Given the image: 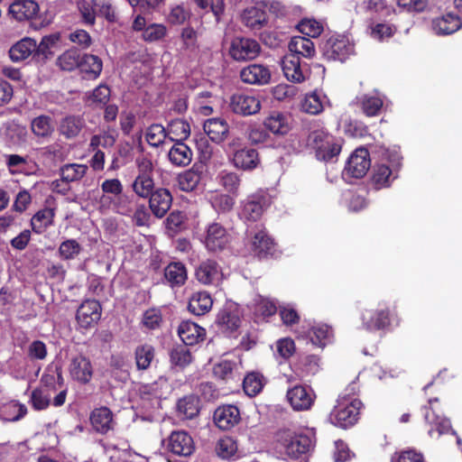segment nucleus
Returning <instances> with one entry per match:
<instances>
[{
    "instance_id": "obj_25",
    "label": "nucleus",
    "mask_w": 462,
    "mask_h": 462,
    "mask_svg": "<svg viewBox=\"0 0 462 462\" xmlns=\"http://www.w3.org/2000/svg\"><path fill=\"white\" fill-rule=\"evenodd\" d=\"M394 314L390 309L366 310L363 314V323L368 329H384L392 324Z\"/></svg>"
},
{
    "instance_id": "obj_43",
    "label": "nucleus",
    "mask_w": 462,
    "mask_h": 462,
    "mask_svg": "<svg viewBox=\"0 0 462 462\" xmlns=\"http://www.w3.org/2000/svg\"><path fill=\"white\" fill-rule=\"evenodd\" d=\"M357 105L365 116L374 117L380 115L383 100L379 96L365 94L357 97Z\"/></svg>"
},
{
    "instance_id": "obj_28",
    "label": "nucleus",
    "mask_w": 462,
    "mask_h": 462,
    "mask_svg": "<svg viewBox=\"0 0 462 462\" xmlns=\"http://www.w3.org/2000/svg\"><path fill=\"white\" fill-rule=\"evenodd\" d=\"M78 69L84 79H97L103 69L102 60L93 54L84 53L81 55Z\"/></svg>"
},
{
    "instance_id": "obj_31",
    "label": "nucleus",
    "mask_w": 462,
    "mask_h": 462,
    "mask_svg": "<svg viewBox=\"0 0 462 462\" xmlns=\"http://www.w3.org/2000/svg\"><path fill=\"white\" fill-rule=\"evenodd\" d=\"M203 129L208 138L216 143L224 142L229 133L227 122L219 117L207 119L203 125Z\"/></svg>"
},
{
    "instance_id": "obj_51",
    "label": "nucleus",
    "mask_w": 462,
    "mask_h": 462,
    "mask_svg": "<svg viewBox=\"0 0 462 462\" xmlns=\"http://www.w3.org/2000/svg\"><path fill=\"white\" fill-rule=\"evenodd\" d=\"M243 388L245 393L250 396L254 397L263 388V376L260 373H249L243 381Z\"/></svg>"
},
{
    "instance_id": "obj_39",
    "label": "nucleus",
    "mask_w": 462,
    "mask_h": 462,
    "mask_svg": "<svg viewBox=\"0 0 462 462\" xmlns=\"http://www.w3.org/2000/svg\"><path fill=\"white\" fill-rule=\"evenodd\" d=\"M55 209L44 208L38 210L31 219V226L33 233L43 234L54 223Z\"/></svg>"
},
{
    "instance_id": "obj_4",
    "label": "nucleus",
    "mask_w": 462,
    "mask_h": 462,
    "mask_svg": "<svg viewBox=\"0 0 462 462\" xmlns=\"http://www.w3.org/2000/svg\"><path fill=\"white\" fill-rule=\"evenodd\" d=\"M272 197L266 190H257L242 202L241 217L247 221H257L271 206Z\"/></svg>"
},
{
    "instance_id": "obj_9",
    "label": "nucleus",
    "mask_w": 462,
    "mask_h": 462,
    "mask_svg": "<svg viewBox=\"0 0 462 462\" xmlns=\"http://www.w3.org/2000/svg\"><path fill=\"white\" fill-rule=\"evenodd\" d=\"M231 236L226 228L217 222L210 223L206 229L204 245L209 252H221L226 248Z\"/></svg>"
},
{
    "instance_id": "obj_35",
    "label": "nucleus",
    "mask_w": 462,
    "mask_h": 462,
    "mask_svg": "<svg viewBox=\"0 0 462 462\" xmlns=\"http://www.w3.org/2000/svg\"><path fill=\"white\" fill-rule=\"evenodd\" d=\"M85 125L83 118L79 116L69 115L61 118L58 126L60 135L66 140L77 138Z\"/></svg>"
},
{
    "instance_id": "obj_59",
    "label": "nucleus",
    "mask_w": 462,
    "mask_h": 462,
    "mask_svg": "<svg viewBox=\"0 0 462 462\" xmlns=\"http://www.w3.org/2000/svg\"><path fill=\"white\" fill-rule=\"evenodd\" d=\"M196 5L201 10L210 9L215 16L216 22L219 23L225 13L226 5L224 0H193Z\"/></svg>"
},
{
    "instance_id": "obj_57",
    "label": "nucleus",
    "mask_w": 462,
    "mask_h": 462,
    "mask_svg": "<svg viewBox=\"0 0 462 462\" xmlns=\"http://www.w3.org/2000/svg\"><path fill=\"white\" fill-rule=\"evenodd\" d=\"M168 137L166 128L160 124L151 125L146 131V141L153 147H159Z\"/></svg>"
},
{
    "instance_id": "obj_44",
    "label": "nucleus",
    "mask_w": 462,
    "mask_h": 462,
    "mask_svg": "<svg viewBox=\"0 0 462 462\" xmlns=\"http://www.w3.org/2000/svg\"><path fill=\"white\" fill-rule=\"evenodd\" d=\"M168 138L171 141L183 142L190 134V126L183 119L171 120L166 127Z\"/></svg>"
},
{
    "instance_id": "obj_30",
    "label": "nucleus",
    "mask_w": 462,
    "mask_h": 462,
    "mask_svg": "<svg viewBox=\"0 0 462 462\" xmlns=\"http://www.w3.org/2000/svg\"><path fill=\"white\" fill-rule=\"evenodd\" d=\"M8 12L19 22L27 21L37 15L39 5L33 0H14L10 5Z\"/></svg>"
},
{
    "instance_id": "obj_32",
    "label": "nucleus",
    "mask_w": 462,
    "mask_h": 462,
    "mask_svg": "<svg viewBox=\"0 0 462 462\" xmlns=\"http://www.w3.org/2000/svg\"><path fill=\"white\" fill-rule=\"evenodd\" d=\"M462 25L457 14L448 13L432 20V30L438 35H448L456 32Z\"/></svg>"
},
{
    "instance_id": "obj_11",
    "label": "nucleus",
    "mask_w": 462,
    "mask_h": 462,
    "mask_svg": "<svg viewBox=\"0 0 462 462\" xmlns=\"http://www.w3.org/2000/svg\"><path fill=\"white\" fill-rule=\"evenodd\" d=\"M281 66L284 77L291 82L301 83L306 79L309 72V66L301 62L300 56L296 54H286L281 60Z\"/></svg>"
},
{
    "instance_id": "obj_12",
    "label": "nucleus",
    "mask_w": 462,
    "mask_h": 462,
    "mask_svg": "<svg viewBox=\"0 0 462 462\" xmlns=\"http://www.w3.org/2000/svg\"><path fill=\"white\" fill-rule=\"evenodd\" d=\"M239 77L245 84L264 86L271 82L272 72L268 66L253 63L243 68Z\"/></svg>"
},
{
    "instance_id": "obj_55",
    "label": "nucleus",
    "mask_w": 462,
    "mask_h": 462,
    "mask_svg": "<svg viewBox=\"0 0 462 462\" xmlns=\"http://www.w3.org/2000/svg\"><path fill=\"white\" fill-rule=\"evenodd\" d=\"M237 443L231 437H224L220 439L216 446L217 456L223 459H229L237 452Z\"/></svg>"
},
{
    "instance_id": "obj_58",
    "label": "nucleus",
    "mask_w": 462,
    "mask_h": 462,
    "mask_svg": "<svg viewBox=\"0 0 462 462\" xmlns=\"http://www.w3.org/2000/svg\"><path fill=\"white\" fill-rule=\"evenodd\" d=\"M29 403L35 411L46 410L51 404V395L42 388H35L31 393Z\"/></svg>"
},
{
    "instance_id": "obj_22",
    "label": "nucleus",
    "mask_w": 462,
    "mask_h": 462,
    "mask_svg": "<svg viewBox=\"0 0 462 462\" xmlns=\"http://www.w3.org/2000/svg\"><path fill=\"white\" fill-rule=\"evenodd\" d=\"M321 357L318 355L300 356L295 363V373L301 379L310 381V378L315 376L321 370Z\"/></svg>"
},
{
    "instance_id": "obj_52",
    "label": "nucleus",
    "mask_w": 462,
    "mask_h": 462,
    "mask_svg": "<svg viewBox=\"0 0 462 462\" xmlns=\"http://www.w3.org/2000/svg\"><path fill=\"white\" fill-rule=\"evenodd\" d=\"M220 185L231 195L236 196L241 185L240 176L232 171H222L219 175Z\"/></svg>"
},
{
    "instance_id": "obj_27",
    "label": "nucleus",
    "mask_w": 462,
    "mask_h": 462,
    "mask_svg": "<svg viewBox=\"0 0 462 462\" xmlns=\"http://www.w3.org/2000/svg\"><path fill=\"white\" fill-rule=\"evenodd\" d=\"M89 420L93 429L100 434L105 435L114 430L113 412L107 407L102 406L94 409L90 413Z\"/></svg>"
},
{
    "instance_id": "obj_61",
    "label": "nucleus",
    "mask_w": 462,
    "mask_h": 462,
    "mask_svg": "<svg viewBox=\"0 0 462 462\" xmlns=\"http://www.w3.org/2000/svg\"><path fill=\"white\" fill-rule=\"evenodd\" d=\"M78 7L81 14L83 23L87 25H94L96 23L97 11L94 5V0L88 2L80 0L78 2Z\"/></svg>"
},
{
    "instance_id": "obj_60",
    "label": "nucleus",
    "mask_w": 462,
    "mask_h": 462,
    "mask_svg": "<svg viewBox=\"0 0 462 462\" xmlns=\"http://www.w3.org/2000/svg\"><path fill=\"white\" fill-rule=\"evenodd\" d=\"M97 16L104 17L108 23H116L117 21L115 7L111 0H94Z\"/></svg>"
},
{
    "instance_id": "obj_8",
    "label": "nucleus",
    "mask_w": 462,
    "mask_h": 462,
    "mask_svg": "<svg viewBox=\"0 0 462 462\" xmlns=\"http://www.w3.org/2000/svg\"><path fill=\"white\" fill-rule=\"evenodd\" d=\"M371 166L369 151L365 147L356 148L348 158L344 174L352 178H363Z\"/></svg>"
},
{
    "instance_id": "obj_29",
    "label": "nucleus",
    "mask_w": 462,
    "mask_h": 462,
    "mask_svg": "<svg viewBox=\"0 0 462 462\" xmlns=\"http://www.w3.org/2000/svg\"><path fill=\"white\" fill-rule=\"evenodd\" d=\"M69 373L74 380L81 384H87L92 379L93 367L89 359L83 356H79L72 358Z\"/></svg>"
},
{
    "instance_id": "obj_13",
    "label": "nucleus",
    "mask_w": 462,
    "mask_h": 462,
    "mask_svg": "<svg viewBox=\"0 0 462 462\" xmlns=\"http://www.w3.org/2000/svg\"><path fill=\"white\" fill-rule=\"evenodd\" d=\"M267 5L258 3L245 8L241 14V23L251 31H259L268 23Z\"/></svg>"
},
{
    "instance_id": "obj_56",
    "label": "nucleus",
    "mask_w": 462,
    "mask_h": 462,
    "mask_svg": "<svg viewBox=\"0 0 462 462\" xmlns=\"http://www.w3.org/2000/svg\"><path fill=\"white\" fill-rule=\"evenodd\" d=\"M82 247L75 239H67L59 246V255L64 261L75 259L81 252Z\"/></svg>"
},
{
    "instance_id": "obj_15",
    "label": "nucleus",
    "mask_w": 462,
    "mask_h": 462,
    "mask_svg": "<svg viewBox=\"0 0 462 462\" xmlns=\"http://www.w3.org/2000/svg\"><path fill=\"white\" fill-rule=\"evenodd\" d=\"M231 162L238 170L252 171L259 166L261 159L256 149L245 146L233 152Z\"/></svg>"
},
{
    "instance_id": "obj_2",
    "label": "nucleus",
    "mask_w": 462,
    "mask_h": 462,
    "mask_svg": "<svg viewBox=\"0 0 462 462\" xmlns=\"http://www.w3.org/2000/svg\"><path fill=\"white\" fill-rule=\"evenodd\" d=\"M363 407V402L357 397L339 396L330 411L329 421L336 427L349 429L359 420Z\"/></svg>"
},
{
    "instance_id": "obj_20",
    "label": "nucleus",
    "mask_w": 462,
    "mask_h": 462,
    "mask_svg": "<svg viewBox=\"0 0 462 462\" xmlns=\"http://www.w3.org/2000/svg\"><path fill=\"white\" fill-rule=\"evenodd\" d=\"M221 268L217 261L207 259L199 263L195 268V278L203 285H213L218 282Z\"/></svg>"
},
{
    "instance_id": "obj_23",
    "label": "nucleus",
    "mask_w": 462,
    "mask_h": 462,
    "mask_svg": "<svg viewBox=\"0 0 462 462\" xmlns=\"http://www.w3.org/2000/svg\"><path fill=\"white\" fill-rule=\"evenodd\" d=\"M397 178L398 171L396 169H392L385 163H378L372 168L370 181L374 189H382L389 188Z\"/></svg>"
},
{
    "instance_id": "obj_19",
    "label": "nucleus",
    "mask_w": 462,
    "mask_h": 462,
    "mask_svg": "<svg viewBox=\"0 0 462 462\" xmlns=\"http://www.w3.org/2000/svg\"><path fill=\"white\" fill-rule=\"evenodd\" d=\"M172 195L168 189L158 188L149 197V208L157 218H162L172 205Z\"/></svg>"
},
{
    "instance_id": "obj_53",
    "label": "nucleus",
    "mask_w": 462,
    "mask_h": 462,
    "mask_svg": "<svg viewBox=\"0 0 462 462\" xmlns=\"http://www.w3.org/2000/svg\"><path fill=\"white\" fill-rule=\"evenodd\" d=\"M241 364V360L235 361L229 359H223L221 362L216 364L213 367L214 375L224 381H227L233 377V372Z\"/></svg>"
},
{
    "instance_id": "obj_16",
    "label": "nucleus",
    "mask_w": 462,
    "mask_h": 462,
    "mask_svg": "<svg viewBox=\"0 0 462 462\" xmlns=\"http://www.w3.org/2000/svg\"><path fill=\"white\" fill-rule=\"evenodd\" d=\"M229 107L233 113L247 116L260 111L261 102L254 96L236 93L230 97Z\"/></svg>"
},
{
    "instance_id": "obj_6",
    "label": "nucleus",
    "mask_w": 462,
    "mask_h": 462,
    "mask_svg": "<svg viewBox=\"0 0 462 462\" xmlns=\"http://www.w3.org/2000/svg\"><path fill=\"white\" fill-rule=\"evenodd\" d=\"M286 399L293 411H305L314 405L316 393L310 386L296 384L288 389Z\"/></svg>"
},
{
    "instance_id": "obj_14",
    "label": "nucleus",
    "mask_w": 462,
    "mask_h": 462,
    "mask_svg": "<svg viewBox=\"0 0 462 462\" xmlns=\"http://www.w3.org/2000/svg\"><path fill=\"white\" fill-rule=\"evenodd\" d=\"M102 308L98 300H87L77 310L76 319L83 328L94 327L101 318Z\"/></svg>"
},
{
    "instance_id": "obj_18",
    "label": "nucleus",
    "mask_w": 462,
    "mask_h": 462,
    "mask_svg": "<svg viewBox=\"0 0 462 462\" xmlns=\"http://www.w3.org/2000/svg\"><path fill=\"white\" fill-rule=\"evenodd\" d=\"M439 402L438 398L430 399V406L425 408V420L431 426L430 430H429V434L431 437L434 436L435 432L438 433V436L448 433L456 435L457 433L452 429L450 420L447 418H443L436 414L435 411L433 410V402Z\"/></svg>"
},
{
    "instance_id": "obj_33",
    "label": "nucleus",
    "mask_w": 462,
    "mask_h": 462,
    "mask_svg": "<svg viewBox=\"0 0 462 462\" xmlns=\"http://www.w3.org/2000/svg\"><path fill=\"white\" fill-rule=\"evenodd\" d=\"M35 48L36 41L31 37H24L9 49V58L13 62L23 61L31 56L34 60Z\"/></svg>"
},
{
    "instance_id": "obj_36",
    "label": "nucleus",
    "mask_w": 462,
    "mask_h": 462,
    "mask_svg": "<svg viewBox=\"0 0 462 462\" xmlns=\"http://www.w3.org/2000/svg\"><path fill=\"white\" fill-rule=\"evenodd\" d=\"M164 278L171 288L181 287L188 279V271L181 262H171L164 269Z\"/></svg>"
},
{
    "instance_id": "obj_62",
    "label": "nucleus",
    "mask_w": 462,
    "mask_h": 462,
    "mask_svg": "<svg viewBox=\"0 0 462 462\" xmlns=\"http://www.w3.org/2000/svg\"><path fill=\"white\" fill-rule=\"evenodd\" d=\"M162 322V316L159 309H149L143 315L142 323L148 329L153 330L159 328Z\"/></svg>"
},
{
    "instance_id": "obj_50",
    "label": "nucleus",
    "mask_w": 462,
    "mask_h": 462,
    "mask_svg": "<svg viewBox=\"0 0 462 462\" xmlns=\"http://www.w3.org/2000/svg\"><path fill=\"white\" fill-rule=\"evenodd\" d=\"M132 189L134 192L140 198H149L154 189V180L152 176H136Z\"/></svg>"
},
{
    "instance_id": "obj_38",
    "label": "nucleus",
    "mask_w": 462,
    "mask_h": 462,
    "mask_svg": "<svg viewBox=\"0 0 462 462\" xmlns=\"http://www.w3.org/2000/svg\"><path fill=\"white\" fill-rule=\"evenodd\" d=\"M213 305V300L207 291L194 292L189 300L188 310L196 316H203L208 313Z\"/></svg>"
},
{
    "instance_id": "obj_40",
    "label": "nucleus",
    "mask_w": 462,
    "mask_h": 462,
    "mask_svg": "<svg viewBox=\"0 0 462 462\" xmlns=\"http://www.w3.org/2000/svg\"><path fill=\"white\" fill-rule=\"evenodd\" d=\"M264 127L276 135H285L291 130L286 116L281 112H272L263 121Z\"/></svg>"
},
{
    "instance_id": "obj_42",
    "label": "nucleus",
    "mask_w": 462,
    "mask_h": 462,
    "mask_svg": "<svg viewBox=\"0 0 462 462\" xmlns=\"http://www.w3.org/2000/svg\"><path fill=\"white\" fill-rule=\"evenodd\" d=\"M289 54L310 59L316 53L314 42L308 37L294 36L289 43Z\"/></svg>"
},
{
    "instance_id": "obj_45",
    "label": "nucleus",
    "mask_w": 462,
    "mask_h": 462,
    "mask_svg": "<svg viewBox=\"0 0 462 462\" xmlns=\"http://www.w3.org/2000/svg\"><path fill=\"white\" fill-rule=\"evenodd\" d=\"M199 403L200 401L197 395H186L177 402L178 412L186 419H193L199 413Z\"/></svg>"
},
{
    "instance_id": "obj_7",
    "label": "nucleus",
    "mask_w": 462,
    "mask_h": 462,
    "mask_svg": "<svg viewBox=\"0 0 462 462\" xmlns=\"http://www.w3.org/2000/svg\"><path fill=\"white\" fill-rule=\"evenodd\" d=\"M250 252L259 260L273 257L276 253V243L264 228L259 229L251 237Z\"/></svg>"
},
{
    "instance_id": "obj_3",
    "label": "nucleus",
    "mask_w": 462,
    "mask_h": 462,
    "mask_svg": "<svg viewBox=\"0 0 462 462\" xmlns=\"http://www.w3.org/2000/svg\"><path fill=\"white\" fill-rule=\"evenodd\" d=\"M319 48L323 58L328 61L344 62L354 53V44L347 37L339 34L322 40Z\"/></svg>"
},
{
    "instance_id": "obj_5",
    "label": "nucleus",
    "mask_w": 462,
    "mask_h": 462,
    "mask_svg": "<svg viewBox=\"0 0 462 462\" xmlns=\"http://www.w3.org/2000/svg\"><path fill=\"white\" fill-rule=\"evenodd\" d=\"M260 43L248 37H235L230 42L228 54L232 60L245 62L255 60L261 53Z\"/></svg>"
},
{
    "instance_id": "obj_54",
    "label": "nucleus",
    "mask_w": 462,
    "mask_h": 462,
    "mask_svg": "<svg viewBox=\"0 0 462 462\" xmlns=\"http://www.w3.org/2000/svg\"><path fill=\"white\" fill-rule=\"evenodd\" d=\"M320 150H316V157L319 160L325 162L331 161L334 157H337L341 152V145L336 142L334 136L331 135V140L324 142L321 145Z\"/></svg>"
},
{
    "instance_id": "obj_46",
    "label": "nucleus",
    "mask_w": 462,
    "mask_h": 462,
    "mask_svg": "<svg viewBox=\"0 0 462 462\" xmlns=\"http://www.w3.org/2000/svg\"><path fill=\"white\" fill-rule=\"evenodd\" d=\"M178 186L180 190L189 192L194 190L201 180V172L194 165L191 169L178 175Z\"/></svg>"
},
{
    "instance_id": "obj_47",
    "label": "nucleus",
    "mask_w": 462,
    "mask_h": 462,
    "mask_svg": "<svg viewBox=\"0 0 462 462\" xmlns=\"http://www.w3.org/2000/svg\"><path fill=\"white\" fill-rule=\"evenodd\" d=\"M88 166L79 163H68L63 165L60 171L61 180L69 183L81 180L87 173Z\"/></svg>"
},
{
    "instance_id": "obj_34",
    "label": "nucleus",
    "mask_w": 462,
    "mask_h": 462,
    "mask_svg": "<svg viewBox=\"0 0 462 462\" xmlns=\"http://www.w3.org/2000/svg\"><path fill=\"white\" fill-rule=\"evenodd\" d=\"M30 129L35 137L43 140L49 139L55 131L54 120L49 115L37 116L31 120Z\"/></svg>"
},
{
    "instance_id": "obj_1",
    "label": "nucleus",
    "mask_w": 462,
    "mask_h": 462,
    "mask_svg": "<svg viewBox=\"0 0 462 462\" xmlns=\"http://www.w3.org/2000/svg\"><path fill=\"white\" fill-rule=\"evenodd\" d=\"M311 446V439L305 434L290 429L278 430L274 436L273 449L282 459L302 462Z\"/></svg>"
},
{
    "instance_id": "obj_64",
    "label": "nucleus",
    "mask_w": 462,
    "mask_h": 462,
    "mask_svg": "<svg viewBox=\"0 0 462 462\" xmlns=\"http://www.w3.org/2000/svg\"><path fill=\"white\" fill-rule=\"evenodd\" d=\"M298 28L301 33L311 38L319 37L323 31V26L321 25V23L314 19L302 20L299 23Z\"/></svg>"
},
{
    "instance_id": "obj_24",
    "label": "nucleus",
    "mask_w": 462,
    "mask_h": 462,
    "mask_svg": "<svg viewBox=\"0 0 462 462\" xmlns=\"http://www.w3.org/2000/svg\"><path fill=\"white\" fill-rule=\"evenodd\" d=\"M215 424L223 430H228L240 421V411L236 405H223L214 412Z\"/></svg>"
},
{
    "instance_id": "obj_17",
    "label": "nucleus",
    "mask_w": 462,
    "mask_h": 462,
    "mask_svg": "<svg viewBox=\"0 0 462 462\" xmlns=\"http://www.w3.org/2000/svg\"><path fill=\"white\" fill-rule=\"evenodd\" d=\"M300 337L310 338L312 345L316 346H327L336 342V335L334 328L328 324H317L302 331Z\"/></svg>"
},
{
    "instance_id": "obj_21",
    "label": "nucleus",
    "mask_w": 462,
    "mask_h": 462,
    "mask_svg": "<svg viewBox=\"0 0 462 462\" xmlns=\"http://www.w3.org/2000/svg\"><path fill=\"white\" fill-rule=\"evenodd\" d=\"M178 335L185 346H193L206 337V329L190 320L182 321L178 327Z\"/></svg>"
},
{
    "instance_id": "obj_63",
    "label": "nucleus",
    "mask_w": 462,
    "mask_h": 462,
    "mask_svg": "<svg viewBox=\"0 0 462 462\" xmlns=\"http://www.w3.org/2000/svg\"><path fill=\"white\" fill-rule=\"evenodd\" d=\"M212 206L218 213H227L235 206V199L229 194H219L213 198Z\"/></svg>"
},
{
    "instance_id": "obj_37",
    "label": "nucleus",
    "mask_w": 462,
    "mask_h": 462,
    "mask_svg": "<svg viewBox=\"0 0 462 462\" xmlns=\"http://www.w3.org/2000/svg\"><path fill=\"white\" fill-rule=\"evenodd\" d=\"M60 40V34L58 32L43 36L40 43L36 42L34 60L36 62H45L51 58L53 56L51 50L58 44Z\"/></svg>"
},
{
    "instance_id": "obj_10",
    "label": "nucleus",
    "mask_w": 462,
    "mask_h": 462,
    "mask_svg": "<svg viewBox=\"0 0 462 462\" xmlns=\"http://www.w3.org/2000/svg\"><path fill=\"white\" fill-rule=\"evenodd\" d=\"M242 319L237 311L230 308L221 309L216 318L217 332L226 337H237Z\"/></svg>"
},
{
    "instance_id": "obj_48",
    "label": "nucleus",
    "mask_w": 462,
    "mask_h": 462,
    "mask_svg": "<svg viewBox=\"0 0 462 462\" xmlns=\"http://www.w3.org/2000/svg\"><path fill=\"white\" fill-rule=\"evenodd\" d=\"M81 55L79 49L70 48L59 56L57 64L62 70L72 71L78 69Z\"/></svg>"
},
{
    "instance_id": "obj_41",
    "label": "nucleus",
    "mask_w": 462,
    "mask_h": 462,
    "mask_svg": "<svg viewBox=\"0 0 462 462\" xmlns=\"http://www.w3.org/2000/svg\"><path fill=\"white\" fill-rule=\"evenodd\" d=\"M193 152L183 142L175 143L170 149L168 157L170 162L178 167H185L192 161Z\"/></svg>"
},
{
    "instance_id": "obj_49",
    "label": "nucleus",
    "mask_w": 462,
    "mask_h": 462,
    "mask_svg": "<svg viewBox=\"0 0 462 462\" xmlns=\"http://www.w3.org/2000/svg\"><path fill=\"white\" fill-rule=\"evenodd\" d=\"M27 414V407L17 401H11L5 406L0 419L5 421H18Z\"/></svg>"
},
{
    "instance_id": "obj_26",
    "label": "nucleus",
    "mask_w": 462,
    "mask_h": 462,
    "mask_svg": "<svg viewBox=\"0 0 462 462\" xmlns=\"http://www.w3.org/2000/svg\"><path fill=\"white\" fill-rule=\"evenodd\" d=\"M168 448L175 455L188 457L194 450L193 439L185 431H174L169 438Z\"/></svg>"
}]
</instances>
